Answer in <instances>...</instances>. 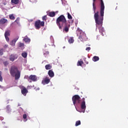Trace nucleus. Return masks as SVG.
Returning a JSON list of instances; mask_svg holds the SVG:
<instances>
[{"instance_id":"obj_1","label":"nucleus","mask_w":128,"mask_h":128,"mask_svg":"<svg viewBox=\"0 0 128 128\" xmlns=\"http://www.w3.org/2000/svg\"><path fill=\"white\" fill-rule=\"evenodd\" d=\"M104 12L101 14L100 13V16H98V12L94 13V18L96 24V28H98L100 32L104 36V29L102 28V22H104Z\"/></svg>"},{"instance_id":"obj_2","label":"nucleus","mask_w":128,"mask_h":128,"mask_svg":"<svg viewBox=\"0 0 128 128\" xmlns=\"http://www.w3.org/2000/svg\"><path fill=\"white\" fill-rule=\"evenodd\" d=\"M72 100L74 106L76 104H80V108L82 110H86V98H83L80 100V96L78 95H74L72 98Z\"/></svg>"},{"instance_id":"obj_3","label":"nucleus","mask_w":128,"mask_h":128,"mask_svg":"<svg viewBox=\"0 0 128 128\" xmlns=\"http://www.w3.org/2000/svg\"><path fill=\"white\" fill-rule=\"evenodd\" d=\"M10 72L12 76L15 77V80H16L20 78V72L18 70V67L16 66H12L10 70Z\"/></svg>"},{"instance_id":"obj_4","label":"nucleus","mask_w":128,"mask_h":128,"mask_svg":"<svg viewBox=\"0 0 128 128\" xmlns=\"http://www.w3.org/2000/svg\"><path fill=\"white\" fill-rule=\"evenodd\" d=\"M68 22L66 17L64 15L60 16L57 19L56 21V24L58 26L60 30H62V26H64L66 24H67Z\"/></svg>"},{"instance_id":"obj_5","label":"nucleus","mask_w":128,"mask_h":128,"mask_svg":"<svg viewBox=\"0 0 128 128\" xmlns=\"http://www.w3.org/2000/svg\"><path fill=\"white\" fill-rule=\"evenodd\" d=\"M76 34L77 36H78L79 40L81 42H84V40H88V38H86V35L80 28H78L76 30Z\"/></svg>"},{"instance_id":"obj_6","label":"nucleus","mask_w":128,"mask_h":128,"mask_svg":"<svg viewBox=\"0 0 128 128\" xmlns=\"http://www.w3.org/2000/svg\"><path fill=\"white\" fill-rule=\"evenodd\" d=\"M34 26L36 28V30H40V27H44V21H40V20H37L34 23Z\"/></svg>"},{"instance_id":"obj_7","label":"nucleus","mask_w":128,"mask_h":128,"mask_svg":"<svg viewBox=\"0 0 128 128\" xmlns=\"http://www.w3.org/2000/svg\"><path fill=\"white\" fill-rule=\"evenodd\" d=\"M25 78H26L30 82H32L30 80H32V82H36L38 80V78L35 75H30L29 77L28 76H26Z\"/></svg>"},{"instance_id":"obj_8","label":"nucleus","mask_w":128,"mask_h":128,"mask_svg":"<svg viewBox=\"0 0 128 128\" xmlns=\"http://www.w3.org/2000/svg\"><path fill=\"white\" fill-rule=\"evenodd\" d=\"M100 0V14H102L104 12V3L103 0Z\"/></svg>"},{"instance_id":"obj_9","label":"nucleus","mask_w":128,"mask_h":128,"mask_svg":"<svg viewBox=\"0 0 128 128\" xmlns=\"http://www.w3.org/2000/svg\"><path fill=\"white\" fill-rule=\"evenodd\" d=\"M61 26L62 28H63V32H68L70 28V24L66 23L65 24L62 25Z\"/></svg>"},{"instance_id":"obj_10","label":"nucleus","mask_w":128,"mask_h":128,"mask_svg":"<svg viewBox=\"0 0 128 128\" xmlns=\"http://www.w3.org/2000/svg\"><path fill=\"white\" fill-rule=\"evenodd\" d=\"M50 80L48 77L46 76L42 80V84H50Z\"/></svg>"},{"instance_id":"obj_11","label":"nucleus","mask_w":128,"mask_h":128,"mask_svg":"<svg viewBox=\"0 0 128 128\" xmlns=\"http://www.w3.org/2000/svg\"><path fill=\"white\" fill-rule=\"evenodd\" d=\"M21 92H22V94H23L24 96H26V94H28V90H26V88L24 87L21 90Z\"/></svg>"},{"instance_id":"obj_12","label":"nucleus","mask_w":128,"mask_h":128,"mask_svg":"<svg viewBox=\"0 0 128 128\" xmlns=\"http://www.w3.org/2000/svg\"><path fill=\"white\" fill-rule=\"evenodd\" d=\"M48 74L50 78H54V71H52V70H50L48 71Z\"/></svg>"},{"instance_id":"obj_13","label":"nucleus","mask_w":128,"mask_h":128,"mask_svg":"<svg viewBox=\"0 0 128 128\" xmlns=\"http://www.w3.org/2000/svg\"><path fill=\"white\" fill-rule=\"evenodd\" d=\"M6 22H8V20L4 18H2L0 20V24H4Z\"/></svg>"},{"instance_id":"obj_14","label":"nucleus","mask_w":128,"mask_h":128,"mask_svg":"<svg viewBox=\"0 0 128 128\" xmlns=\"http://www.w3.org/2000/svg\"><path fill=\"white\" fill-rule=\"evenodd\" d=\"M18 58V57H16V56L14 54H12L10 56V60H11V62H14V60H16Z\"/></svg>"},{"instance_id":"obj_15","label":"nucleus","mask_w":128,"mask_h":128,"mask_svg":"<svg viewBox=\"0 0 128 128\" xmlns=\"http://www.w3.org/2000/svg\"><path fill=\"white\" fill-rule=\"evenodd\" d=\"M18 40V37L16 39L13 40L12 42L10 43V44L11 46H16V41Z\"/></svg>"},{"instance_id":"obj_16","label":"nucleus","mask_w":128,"mask_h":128,"mask_svg":"<svg viewBox=\"0 0 128 128\" xmlns=\"http://www.w3.org/2000/svg\"><path fill=\"white\" fill-rule=\"evenodd\" d=\"M11 2L12 4H18L20 2V0H12Z\"/></svg>"},{"instance_id":"obj_17","label":"nucleus","mask_w":128,"mask_h":128,"mask_svg":"<svg viewBox=\"0 0 128 128\" xmlns=\"http://www.w3.org/2000/svg\"><path fill=\"white\" fill-rule=\"evenodd\" d=\"M52 68V65H50V64H46L45 66V68L46 70H51Z\"/></svg>"},{"instance_id":"obj_18","label":"nucleus","mask_w":128,"mask_h":128,"mask_svg":"<svg viewBox=\"0 0 128 128\" xmlns=\"http://www.w3.org/2000/svg\"><path fill=\"white\" fill-rule=\"evenodd\" d=\"M98 60H100V58L97 56H94L92 58V61L93 62H98Z\"/></svg>"},{"instance_id":"obj_19","label":"nucleus","mask_w":128,"mask_h":128,"mask_svg":"<svg viewBox=\"0 0 128 128\" xmlns=\"http://www.w3.org/2000/svg\"><path fill=\"white\" fill-rule=\"evenodd\" d=\"M68 42L69 44H74V37H70L68 39Z\"/></svg>"},{"instance_id":"obj_20","label":"nucleus","mask_w":128,"mask_h":128,"mask_svg":"<svg viewBox=\"0 0 128 128\" xmlns=\"http://www.w3.org/2000/svg\"><path fill=\"white\" fill-rule=\"evenodd\" d=\"M49 16H51L52 18H54L56 16V12H50L48 14Z\"/></svg>"},{"instance_id":"obj_21","label":"nucleus","mask_w":128,"mask_h":128,"mask_svg":"<svg viewBox=\"0 0 128 128\" xmlns=\"http://www.w3.org/2000/svg\"><path fill=\"white\" fill-rule=\"evenodd\" d=\"M10 30H6L4 34V36H10Z\"/></svg>"},{"instance_id":"obj_22","label":"nucleus","mask_w":128,"mask_h":128,"mask_svg":"<svg viewBox=\"0 0 128 128\" xmlns=\"http://www.w3.org/2000/svg\"><path fill=\"white\" fill-rule=\"evenodd\" d=\"M22 58H26V56H28V52H24L22 54Z\"/></svg>"},{"instance_id":"obj_23","label":"nucleus","mask_w":128,"mask_h":128,"mask_svg":"<svg viewBox=\"0 0 128 128\" xmlns=\"http://www.w3.org/2000/svg\"><path fill=\"white\" fill-rule=\"evenodd\" d=\"M82 64H84V62L82 60L80 61H78V63H77V66H82Z\"/></svg>"},{"instance_id":"obj_24","label":"nucleus","mask_w":128,"mask_h":128,"mask_svg":"<svg viewBox=\"0 0 128 128\" xmlns=\"http://www.w3.org/2000/svg\"><path fill=\"white\" fill-rule=\"evenodd\" d=\"M23 40L25 42H30V39L28 38H24Z\"/></svg>"},{"instance_id":"obj_25","label":"nucleus","mask_w":128,"mask_h":128,"mask_svg":"<svg viewBox=\"0 0 128 128\" xmlns=\"http://www.w3.org/2000/svg\"><path fill=\"white\" fill-rule=\"evenodd\" d=\"M43 54H44V56H46L48 54H49L50 52H48V51L44 50L43 52Z\"/></svg>"},{"instance_id":"obj_26","label":"nucleus","mask_w":128,"mask_h":128,"mask_svg":"<svg viewBox=\"0 0 128 128\" xmlns=\"http://www.w3.org/2000/svg\"><path fill=\"white\" fill-rule=\"evenodd\" d=\"M67 14L68 20H72V16L70 14V12H67Z\"/></svg>"},{"instance_id":"obj_27","label":"nucleus","mask_w":128,"mask_h":128,"mask_svg":"<svg viewBox=\"0 0 128 128\" xmlns=\"http://www.w3.org/2000/svg\"><path fill=\"white\" fill-rule=\"evenodd\" d=\"M9 18L10 20H13L16 18H14V14H10L9 16Z\"/></svg>"},{"instance_id":"obj_28","label":"nucleus","mask_w":128,"mask_h":128,"mask_svg":"<svg viewBox=\"0 0 128 128\" xmlns=\"http://www.w3.org/2000/svg\"><path fill=\"white\" fill-rule=\"evenodd\" d=\"M76 126H80V120H78L76 122L75 124Z\"/></svg>"},{"instance_id":"obj_29","label":"nucleus","mask_w":128,"mask_h":128,"mask_svg":"<svg viewBox=\"0 0 128 128\" xmlns=\"http://www.w3.org/2000/svg\"><path fill=\"white\" fill-rule=\"evenodd\" d=\"M92 6H93V10L94 11V13L96 12V5L94 4V3L92 4Z\"/></svg>"},{"instance_id":"obj_30","label":"nucleus","mask_w":128,"mask_h":128,"mask_svg":"<svg viewBox=\"0 0 128 128\" xmlns=\"http://www.w3.org/2000/svg\"><path fill=\"white\" fill-rule=\"evenodd\" d=\"M42 20H44L45 22L46 21V20H48V17L46 16V15L42 17Z\"/></svg>"},{"instance_id":"obj_31","label":"nucleus","mask_w":128,"mask_h":128,"mask_svg":"<svg viewBox=\"0 0 128 128\" xmlns=\"http://www.w3.org/2000/svg\"><path fill=\"white\" fill-rule=\"evenodd\" d=\"M3 78L2 76V72L0 71V82H2Z\"/></svg>"},{"instance_id":"obj_32","label":"nucleus","mask_w":128,"mask_h":128,"mask_svg":"<svg viewBox=\"0 0 128 128\" xmlns=\"http://www.w3.org/2000/svg\"><path fill=\"white\" fill-rule=\"evenodd\" d=\"M4 54V49H0V56H2Z\"/></svg>"},{"instance_id":"obj_33","label":"nucleus","mask_w":128,"mask_h":128,"mask_svg":"<svg viewBox=\"0 0 128 128\" xmlns=\"http://www.w3.org/2000/svg\"><path fill=\"white\" fill-rule=\"evenodd\" d=\"M18 46L20 48H22V46H24V43L19 42Z\"/></svg>"},{"instance_id":"obj_34","label":"nucleus","mask_w":128,"mask_h":128,"mask_svg":"<svg viewBox=\"0 0 128 128\" xmlns=\"http://www.w3.org/2000/svg\"><path fill=\"white\" fill-rule=\"evenodd\" d=\"M4 66H8V61L4 62Z\"/></svg>"},{"instance_id":"obj_35","label":"nucleus","mask_w":128,"mask_h":128,"mask_svg":"<svg viewBox=\"0 0 128 128\" xmlns=\"http://www.w3.org/2000/svg\"><path fill=\"white\" fill-rule=\"evenodd\" d=\"M27 118V116L26 114H24V115H23V118H24V120H26Z\"/></svg>"},{"instance_id":"obj_36","label":"nucleus","mask_w":128,"mask_h":128,"mask_svg":"<svg viewBox=\"0 0 128 128\" xmlns=\"http://www.w3.org/2000/svg\"><path fill=\"white\" fill-rule=\"evenodd\" d=\"M5 38L7 42H10V38L8 36H5Z\"/></svg>"},{"instance_id":"obj_37","label":"nucleus","mask_w":128,"mask_h":128,"mask_svg":"<svg viewBox=\"0 0 128 128\" xmlns=\"http://www.w3.org/2000/svg\"><path fill=\"white\" fill-rule=\"evenodd\" d=\"M15 22L17 23L18 24L20 22V18H17L16 20H15Z\"/></svg>"},{"instance_id":"obj_38","label":"nucleus","mask_w":128,"mask_h":128,"mask_svg":"<svg viewBox=\"0 0 128 128\" xmlns=\"http://www.w3.org/2000/svg\"><path fill=\"white\" fill-rule=\"evenodd\" d=\"M86 50L88 52H90V47H88V48H86Z\"/></svg>"},{"instance_id":"obj_39","label":"nucleus","mask_w":128,"mask_h":128,"mask_svg":"<svg viewBox=\"0 0 128 128\" xmlns=\"http://www.w3.org/2000/svg\"><path fill=\"white\" fill-rule=\"evenodd\" d=\"M7 47H8V45L5 44V45L4 46V48H7Z\"/></svg>"},{"instance_id":"obj_40","label":"nucleus","mask_w":128,"mask_h":128,"mask_svg":"<svg viewBox=\"0 0 128 128\" xmlns=\"http://www.w3.org/2000/svg\"><path fill=\"white\" fill-rule=\"evenodd\" d=\"M36 90H40V88H37Z\"/></svg>"},{"instance_id":"obj_41","label":"nucleus","mask_w":128,"mask_h":128,"mask_svg":"<svg viewBox=\"0 0 128 128\" xmlns=\"http://www.w3.org/2000/svg\"><path fill=\"white\" fill-rule=\"evenodd\" d=\"M96 0H93V4H94L95 2H96Z\"/></svg>"},{"instance_id":"obj_42","label":"nucleus","mask_w":128,"mask_h":128,"mask_svg":"<svg viewBox=\"0 0 128 128\" xmlns=\"http://www.w3.org/2000/svg\"><path fill=\"white\" fill-rule=\"evenodd\" d=\"M4 6H6V2H4Z\"/></svg>"},{"instance_id":"obj_43","label":"nucleus","mask_w":128,"mask_h":128,"mask_svg":"<svg viewBox=\"0 0 128 128\" xmlns=\"http://www.w3.org/2000/svg\"><path fill=\"white\" fill-rule=\"evenodd\" d=\"M0 88H2V87L0 85Z\"/></svg>"}]
</instances>
